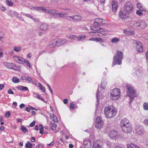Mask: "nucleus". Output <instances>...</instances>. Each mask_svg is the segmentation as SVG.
I'll return each mask as SVG.
<instances>
[{"label":"nucleus","instance_id":"42","mask_svg":"<svg viewBox=\"0 0 148 148\" xmlns=\"http://www.w3.org/2000/svg\"><path fill=\"white\" fill-rule=\"evenodd\" d=\"M21 129L22 132L25 133H26V132H27L28 130L27 129V128L25 127L24 126L22 125L21 127Z\"/></svg>","mask_w":148,"mask_h":148},{"label":"nucleus","instance_id":"14","mask_svg":"<svg viewBox=\"0 0 148 148\" xmlns=\"http://www.w3.org/2000/svg\"><path fill=\"white\" fill-rule=\"evenodd\" d=\"M135 130L136 133L138 134L141 135L143 132V127L140 125H138L136 126Z\"/></svg>","mask_w":148,"mask_h":148},{"label":"nucleus","instance_id":"59","mask_svg":"<svg viewBox=\"0 0 148 148\" xmlns=\"http://www.w3.org/2000/svg\"><path fill=\"white\" fill-rule=\"evenodd\" d=\"M23 89L22 91H29L28 88L26 87L23 86Z\"/></svg>","mask_w":148,"mask_h":148},{"label":"nucleus","instance_id":"5","mask_svg":"<svg viewBox=\"0 0 148 148\" xmlns=\"http://www.w3.org/2000/svg\"><path fill=\"white\" fill-rule=\"evenodd\" d=\"M147 26L146 23L143 21L139 20L133 25V27L139 28L140 29H145Z\"/></svg>","mask_w":148,"mask_h":148},{"label":"nucleus","instance_id":"11","mask_svg":"<svg viewBox=\"0 0 148 148\" xmlns=\"http://www.w3.org/2000/svg\"><path fill=\"white\" fill-rule=\"evenodd\" d=\"M121 128L122 131L126 133H129L131 132L132 130L131 124H129V125L121 127Z\"/></svg>","mask_w":148,"mask_h":148},{"label":"nucleus","instance_id":"60","mask_svg":"<svg viewBox=\"0 0 148 148\" xmlns=\"http://www.w3.org/2000/svg\"><path fill=\"white\" fill-rule=\"evenodd\" d=\"M129 31L127 30V29H125L123 30V32L125 34L128 35Z\"/></svg>","mask_w":148,"mask_h":148},{"label":"nucleus","instance_id":"30","mask_svg":"<svg viewBox=\"0 0 148 148\" xmlns=\"http://www.w3.org/2000/svg\"><path fill=\"white\" fill-rule=\"evenodd\" d=\"M82 19V17L80 15L73 16V20L74 21H80Z\"/></svg>","mask_w":148,"mask_h":148},{"label":"nucleus","instance_id":"13","mask_svg":"<svg viewBox=\"0 0 148 148\" xmlns=\"http://www.w3.org/2000/svg\"><path fill=\"white\" fill-rule=\"evenodd\" d=\"M103 125V122L100 117H98L96 121L95 127L97 129L101 128Z\"/></svg>","mask_w":148,"mask_h":148},{"label":"nucleus","instance_id":"57","mask_svg":"<svg viewBox=\"0 0 148 148\" xmlns=\"http://www.w3.org/2000/svg\"><path fill=\"white\" fill-rule=\"evenodd\" d=\"M10 113L9 111L7 112L5 114V116L8 117H9L10 116Z\"/></svg>","mask_w":148,"mask_h":148},{"label":"nucleus","instance_id":"58","mask_svg":"<svg viewBox=\"0 0 148 148\" xmlns=\"http://www.w3.org/2000/svg\"><path fill=\"white\" fill-rule=\"evenodd\" d=\"M8 92L9 94H13L14 92L13 91L11 90V89H9L8 91Z\"/></svg>","mask_w":148,"mask_h":148},{"label":"nucleus","instance_id":"61","mask_svg":"<svg viewBox=\"0 0 148 148\" xmlns=\"http://www.w3.org/2000/svg\"><path fill=\"white\" fill-rule=\"evenodd\" d=\"M35 122L34 121L32 122L29 125V126L32 127L34 126L35 124Z\"/></svg>","mask_w":148,"mask_h":148},{"label":"nucleus","instance_id":"4","mask_svg":"<svg viewBox=\"0 0 148 148\" xmlns=\"http://www.w3.org/2000/svg\"><path fill=\"white\" fill-rule=\"evenodd\" d=\"M120 91L118 88H115L112 90L110 93V98L113 100H116L120 97Z\"/></svg>","mask_w":148,"mask_h":148},{"label":"nucleus","instance_id":"64","mask_svg":"<svg viewBox=\"0 0 148 148\" xmlns=\"http://www.w3.org/2000/svg\"><path fill=\"white\" fill-rule=\"evenodd\" d=\"M143 123L144 124L148 125V119H145Z\"/></svg>","mask_w":148,"mask_h":148},{"label":"nucleus","instance_id":"50","mask_svg":"<svg viewBox=\"0 0 148 148\" xmlns=\"http://www.w3.org/2000/svg\"><path fill=\"white\" fill-rule=\"evenodd\" d=\"M77 38V37L76 35H69L68 38L70 39H73Z\"/></svg>","mask_w":148,"mask_h":148},{"label":"nucleus","instance_id":"26","mask_svg":"<svg viewBox=\"0 0 148 148\" xmlns=\"http://www.w3.org/2000/svg\"><path fill=\"white\" fill-rule=\"evenodd\" d=\"M3 64L6 68L10 69H12V65H13V63L7 62H4Z\"/></svg>","mask_w":148,"mask_h":148},{"label":"nucleus","instance_id":"15","mask_svg":"<svg viewBox=\"0 0 148 148\" xmlns=\"http://www.w3.org/2000/svg\"><path fill=\"white\" fill-rule=\"evenodd\" d=\"M105 24V21L104 19L100 18L95 19L94 23V25H97L99 26H101V25H104Z\"/></svg>","mask_w":148,"mask_h":148},{"label":"nucleus","instance_id":"3","mask_svg":"<svg viewBox=\"0 0 148 148\" xmlns=\"http://www.w3.org/2000/svg\"><path fill=\"white\" fill-rule=\"evenodd\" d=\"M123 58V53L121 51H117L116 55L114 57L112 66H114L115 64H121V60Z\"/></svg>","mask_w":148,"mask_h":148},{"label":"nucleus","instance_id":"34","mask_svg":"<svg viewBox=\"0 0 148 148\" xmlns=\"http://www.w3.org/2000/svg\"><path fill=\"white\" fill-rule=\"evenodd\" d=\"M119 41V39L117 38L114 37L112 39L111 42L112 43H116Z\"/></svg>","mask_w":148,"mask_h":148},{"label":"nucleus","instance_id":"56","mask_svg":"<svg viewBox=\"0 0 148 148\" xmlns=\"http://www.w3.org/2000/svg\"><path fill=\"white\" fill-rule=\"evenodd\" d=\"M21 79L23 80H25L26 81V79H27V77H25V76L24 75H22L21 77Z\"/></svg>","mask_w":148,"mask_h":148},{"label":"nucleus","instance_id":"7","mask_svg":"<svg viewBox=\"0 0 148 148\" xmlns=\"http://www.w3.org/2000/svg\"><path fill=\"white\" fill-rule=\"evenodd\" d=\"M134 7L131 2H127L124 5V10L127 13H130L133 12Z\"/></svg>","mask_w":148,"mask_h":148},{"label":"nucleus","instance_id":"32","mask_svg":"<svg viewBox=\"0 0 148 148\" xmlns=\"http://www.w3.org/2000/svg\"><path fill=\"white\" fill-rule=\"evenodd\" d=\"M107 82L105 80H104L103 82H101V86L102 89H103L105 88L107 85Z\"/></svg>","mask_w":148,"mask_h":148},{"label":"nucleus","instance_id":"38","mask_svg":"<svg viewBox=\"0 0 148 148\" xmlns=\"http://www.w3.org/2000/svg\"><path fill=\"white\" fill-rule=\"evenodd\" d=\"M13 49L14 51H16V52H19L21 50V47H14Z\"/></svg>","mask_w":148,"mask_h":148},{"label":"nucleus","instance_id":"37","mask_svg":"<svg viewBox=\"0 0 148 148\" xmlns=\"http://www.w3.org/2000/svg\"><path fill=\"white\" fill-rule=\"evenodd\" d=\"M136 75L138 77H140L141 76L142 74V71L141 70H138L136 71Z\"/></svg>","mask_w":148,"mask_h":148},{"label":"nucleus","instance_id":"41","mask_svg":"<svg viewBox=\"0 0 148 148\" xmlns=\"http://www.w3.org/2000/svg\"><path fill=\"white\" fill-rule=\"evenodd\" d=\"M23 64L24 63H26L27 64V65L30 68H31L32 66L30 63L29 62V61L28 60H26L24 59L23 61Z\"/></svg>","mask_w":148,"mask_h":148},{"label":"nucleus","instance_id":"9","mask_svg":"<svg viewBox=\"0 0 148 148\" xmlns=\"http://www.w3.org/2000/svg\"><path fill=\"white\" fill-rule=\"evenodd\" d=\"M94 31L95 32H90L89 34L90 35L92 36H102L100 34V32H106V30L104 28H99V29L95 30Z\"/></svg>","mask_w":148,"mask_h":148},{"label":"nucleus","instance_id":"31","mask_svg":"<svg viewBox=\"0 0 148 148\" xmlns=\"http://www.w3.org/2000/svg\"><path fill=\"white\" fill-rule=\"evenodd\" d=\"M20 67V66H17L16 64H13V65H12L11 69H13L14 70L19 71L21 70Z\"/></svg>","mask_w":148,"mask_h":148},{"label":"nucleus","instance_id":"8","mask_svg":"<svg viewBox=\"0 0 148 148\" xmlns=\"http://www.w3.org/2000/svg\"><path fill=\"white\" fill-rule=\"evenodd\" d=\"M51 15L54 16L56 17H59L60 18H62L63 17L64 18L65 16L68 15V13L67 12L62 13L56 12V10H53V12H51Z\"/></svg>","mask_w":148,"mask_h":148},{"label":"nucleus","instance_id":"23","mask_svg":"<svg viewBox=\"0 0 148 148\" xmlns=\"http://www.w3.org/2000/svg\"><path fill=\"white\" fill-rule=\"evenodd\" d=\"M88 40L97 42H104V40L100 38H89Z\"/></svg>","mask_w":148,"mask_h":148},{"label":"nucleus","instance_id":"46","mask_svg":"<svg viewBox=\"0 0 148 148\" xmlns=\"http://www.w3.org/2000/svg\"><path fill=\"white\" fill-rule=\"evenodd\" d=\"M39 127L40 128V134H43V127L42 125H40L39 126Z\"/></svg>","mask_w":148,"mask_h":148},{"label":"nucleus","instance_id":"54","mask_svg":"<svg viewBox=\"0 0 148 148\" xmlns=\"http://www.w3.org/2000/svg\"><path fill=\"white\" fill-rule=\"evenodd\" d=\"M0 9L2 11H5L6 10V8L3 6H0Z\"/></svg>","mask_w":148,"mask_h":148},{"label":"nucleus","instance_id":"47","mask_svg":"<svg viewBox=\"0 0 148 148\" xmlns=\"http://www.w3.org/2000/svg\"><path fill=\"white\" fill-rule=\"evenodd\" d=\"M67 20L69 21H71L72 20H73V16H65L64 17Z\"/></svg>","mask_w":148,"mask_h":148},{"label":"nucleus","instance_id":"53","mask_svg":"<svg viewBox=\"0 0 148 148\" xmlns=\"http://www.w3.org/2000/svg\"><path fill=\"white\" fill-rule=\"evenodd\" d=\"M136 14L139 16H141L142 14V12L140 10H137L136 12Z\"/></svg>","mask_w":148,"mask_h":148},{"label":"nucleus","instance_id":"10","mask_svg":"<svg viewBox=\"0 0 148 148\" xmlns=\"http://www.w3.org/2000/svg\"><path fill=\"white\" fill-rule=\"evenodd\" d=\"M67 41L66 39H60L58 40H54L52 44L53 46H61L64 44Z\"/></svg>","mask_w":148,"mask_h":148},{"label":"nucleus","instance_id":"29","mask_svg":"<svg viewBox=\"0 0 148 148\" xmlns=\"http://www.w3.org/2000/svg\"><path fill=\"white\" fill-rule=\"evenodd\" d=\"M57 127L56 124L54 122L52 123L51 122L49 124V128L51 127L52 130H55L56 129Z\"/></svg>","mask_w":148,"mask_h":148},{"label":"nucleus","instance_id":"49","mask_svg":"<svg viewBox=\"0 0 148 148\" xmlns=\"http://www.w3.org/2000/svg\"><path fill=\"white\" fill-rule=\"evenodd\" d=\"M6 3L9 6H12L13 4V3L10 0H6Z\"/></svg>","mask_w":148,"mask_h":148},{"label":"nucleus","instance_id":"63","mask_svg":"<svg viewBox=\"0 0 148 148\" xmlns=\"http://www.w3.org/2000/svg\"><path fill=\"white\" fill-rule=\"evenodd\" d=\"M146 59L147 62H148V51H147L145 53Z\"/></svg>","mask_w":148,"mask_h":148},{"label":"nucleus","instance_id":"36","mask_svg":"<svg viewBox=\"0 0 148 148\" xmlns=\"http://www.w3.org/2000/svg\"><path fill=\"white\" fill-rule=\"evenodd\" d=\"M32 146V144L29 141H27L25 145V147L27 148H31Z\"/></svg>","mask_w":148,"mask_h":148},{"label":"nucleus","instance_id":"62","mask_svg":"<svg viewBox=\"0 0 148 148\" xmlns=\"http://www.w3.org/2000/svg\"><path fill=\"white\" fill-rule=\"evenodd\" d=\"M13 14H14V15L16 17H18V14L17 12H16L15 11H14Z\"/></svg>","mask_w":148,"mask_h":148},{"label":"nucleus","instance_id":"52","mask_svg":"<svg viewBox=\"0 0 148 148\" xmlns=\"http://www.w3.org/2000/svg\"><path fill=\"white\" fill-rule=\"evenodd\" d=\"M99 92L98 91V90L97 91V93H96V98L97 99V101L98 103H99V101L98 97H99Z\"/></svg>","mask_w":148,"mask_h":148},{"label":"nucleus","instance_id":"33","mask_svg":"<svg viewBox=\"0 0 148 148\" xmlns=\"http://www.w3.org/2000/svg\"><path fill=\"white\" fill-rule=\"evenodd\" d=\"M86 37V36L84 35H80L79 36L77 37V40L79 41H83V39Z\"/></svg>","mask_w":148,"mask_h":148},{"label":"nucleus","instance_id":"55","mask_svg":"<svg viewBox=\"0 0 148 148\" xmlns=\"http://www.w3.org/2000/svg\"><path fill=\"white\" fill-rule=\"evenodd\" d=\"M51 119H53V121H55V120L57 119V118L56 116L54 115H53V116H51Z\"/></svg>","mask_w":148,"mask_h":148},{"label":"nucleus","instance_id":"48","mask_svg":"<svg viewBox=\"0 0 148 148\" xmlns=\"http://www.w3.org/2000/svg\"><path fill=\"white\" fill-rule=\"evenodd\" d=\"M30 9L32 10L37 11L40 12V7H32Z\"/></svg>","mask_w":148,"mask_h":148},{"label":"nucleus","instance_id":"17","mask_svg":"<svg viewBox=\"0 0 148 148\" xmlns=\"http://www.w3.org/2000/svg\"><path fill=\"white\" fill-rule=\"evenodd\" d=\"M13 58L15 61L20 64H23V61L24 59L17 56H14Z\"/></svg>","mask_w":148,"mask_h":148},{"label":"nucleus","instance_id":"12","mask_svg":"<svg viewBox=\"0 0 148 148\" xmlns=\"http://www.w3.org/2000/svg\"><path fill=\"white\" fill-rule=\"evenodd\" d=\"M134 43L136 45V49L138 52H141L143 51V48L141 42L139 41L135 40Z\"/></svg>","mask_w":148,"mask_h":148},{"label":"nucleus","instance_id":"28","mask_svg":"<svg viewBox=\"0 0 148 148\" xmlns=\"http://www.w3.org/2000/svg\"><path fill=\"white\" fill-rule=\"evenodd\" d=\"M127 148H140V147L136 145L133 143L128 144L127 145Z\"/></svg>","mask_w":148,"mask_h":148},{"label":"nucleus","instance_id":"19","mask_svg":"<svg viewBox=\"0 0 148 148\" xmlns=\"http://www.w3.org/2000/svg\"><path fill=\"white\" fill-rule=\"evenodd\" d=\"M128 14L127 12H125L124 10V11H120L119 13V15L121 18L124 19H126L128 17Z\"/></svg>","mask_w":148,"mask_h":148},{"label":"nucleus","instance_id":"1","mask_svg":"<svg viewBox=\"0 0 148 148\" xmlns=\"http://www.w3.org/2000/svg\"><path fill=\"white\" fill-rule=\"evenodd\" d=\"M116 109L113 106H107L105 108L104 114L108 118L113 117L116 115Z\"/></svg>","mask_w":148,"mask_h":148},{"label":"nucleus","instance_id":"20","mask_svg":"<svg viewBox=\"0 0 148 148\" xmlns=\"http://www.w3.org/2000/svg\"><path fill=\"white\" fill-rule=\"evenodd\" d=\"M83 145L85 148H90L91 146L90 141L88 140H86L83 142Z\"/></svg>","mask_w":148,"mask_h":148},{"label":"nucleus","instance_id":"24","mask_svg":"<svg viewBox=\"0 0 148 148\" xmlns=\"http://www.w3.org/2000/svg\"><path fill=\"white\" fill-rule=\"evenodd\" d=\"M41 11H42L43 12H44L49 13L51 15V12H53V10H48L42 6L40 7V12H41Z\"/></svg>","mask_w":148,"mask_h":148},{"label":"nucleus","instance_id":"27","mask_svg":"<svg viewBox=\"0 0 148 148\" xmlns=\"http://www.w3.org/2000/svg\"><path fill=\"white\" fill-rule=\"evenodd\" d=\"M33 95L34 97L37 98L39 100H41L44 102L46 103V101H45L44 99L40 97V95L34 92L33 93Z\"/></svg>","mask_w":148,"mask_h":148},{"label":"nucleus","instance_id":"25","mask_svg":"<svg viewBox=\"0 0 148 148\" xmlns=\"http://www.w3.org/2000/svg\"><path fill=\"white\" fill-rule=\"evenodd\" d=\"M137 6L138 9L141 11H145L146 9L143 4L140 3H138L137 4Z\"/></svg>","mask_w":148,"mask_h":148},{"label":"nucleus","instance_id":"18","mask_svg":"<svg viewBox=\"0 0 148 148\" xmlns=\"http://www.w3.org/2000/svg\"><path fill=\"white\" fill-rule=\"evenodd\" d=\"M112 6L113 11L114 12H115L117 10L118 8V3L116 1H112Z\"/></svg>","mask_w":148,"mask_h":148},{"label":"nucleus","instance_id":"44","mask_svg":"<svg viewBox=\"0 0 148 148\" xmlns=\"http://www.w3.org/2000/svg\"><path fill=\"white\" fill-rule=\"evenodd\" d=\"M14 10H10L8 12V14L11 17L14 16Z\"/></svg>","mask_w":148,"mask_h":148},{"label":"nucleus","instance_id":"40","mask_svg":"<svg viewBox=\"0 0 148 148\" xmlns=\"http://www.w3.org/2000/svg\"><path fill=\"white\" fill-rule=\"evenodd\" d=\"M96 25H94L93 26H92L90 27V29L91 30H93L94 31L95 30L99 29L100 27L97 26Z\"/></svg>","mask_w":148,"mask_h":148},{"label":"nucleus","instance_id":"2","mask_svg":"<svg viewBox=\"0 0 148 148\" xmlns=\"http://www.w3.org/2000/svg\"><path fill=\"white\" fill-rule=\"evenodd\" d=\"M126 87L128 90L127 93L130 99L129 102L130 103H131L134 99V97L136 96V92L134 88L130 84H127Z\"/></svg>","mask_w":148,"mask_h":148},{"label":"nucleus","instance_id":"51","mask_svg":"<svg viewBox=\"0 0 148 148\" xmlns=\"http://www.w3.org/2000/svg\"><path fill=\"white\" fill-rule=\"evenodd\" d=\"M70 108L72 109H73L75 108V105L74 103H70Z\"/></svg>","mask_w":148,"mask_h":148},{"label":"nucleus","instance_id":"45","mask_svg":"<svg viewBox=\"0 0 148 148\" xmlns=\"http://www.w3.org/2000/svg\"><path fill=\"white\" fill-rule=\"evenodd\" d=\"M143 108L145 110H148V103H144L143 105Z\"/></svg>","mask_w":148,"mask_h":148},{"label":"nucleus","instance_id":"16","mask_svg":"<svg viewBox=\"0 0 148 148\" xmlns=\"http://www.w3.org/2000/svg\"><path fill=\"white\" fill-rule=\"evenodd\" d=\"M129 124H131L129 120L127 119L124 118L121 121L120 123V126L121 127H122L129 125Z\"/></svg>","mask_w":148,"mask_h":148},{"label":"nucleus","instance_id":"43","mask_svg":"<svg viewBox=\"0 0 148 148\" xmlns=\"http://www.w3.org/2000/svg\"><path fill=\"white\" fill-rule=\"evenodd\" d=\"M19 81V79L16 77H14L12 78V81L14 83H18Z\"/></svg>","mask_w":148,"mask_h":148},{"label":"nucleus","instance_id":"6","mask_svg":"<svg viewBox=\"0 0 148 148\" xmlns=\"http://www.w3.org/2000/svg\"><path fill=\"white\" fill-rule=\"evenodd\" d=\"M110 137L115 140L117 138L122 139L123 136L121 134L118 133L116 130H112L109 133Z\"/></svg>","mask_w":148,"mask_h":148},{"label":"nucleus","instance_id":"39","mask_svg":"<svg viewBox=\"0 0 148 148\" xmlns=\"http://www.w3.org/2000/svg\"><path fill=\"white\" fill-rule=\"evenodd\" d=\"M30 18L32 19L33 21L35 22H36L37 23H39L40 21V20L36 18L33 16H30Z\"/></svg>","mask_w":148,"mask_h":148},{"label":"nucleus","instance_id":"21","mask_svg":"<svg viewBox=\"0 0 148 148\" xmlns=\"http://www.w3.org/2000/svg\"><path fill=\"white\" fill-rule=\"evenodd\" d=\"M100 141H97V143H95L93 144V148H102V143L103 141L101 140L100 141L101 142V143H99Z\"/></svg>","mask_w":148,"mask_h":148},{"label":"nucleus","instance_id":"35","mask_svg":"<svg viewBox=\"0 0 148 148\" xmlns=\"http://www.w3.org/2000/svg\"><path fill=\"white\" fill-rule=\"evenodd\" d=\"M26 81L29 83L34 84V82L32 78L29 76L27 77Z\"/></svg>","mask_w":148,"mask_h":148},{"label":"nucleus","instance_id":"22","mask_svg":"<svg viewBox=\"0 0 148 148\" xmlns=\"http://www.w3.org/2000/svg\"><path fill=\"white\" fill-rule=\"evenodd\" d=\"M40 29L42 30L45 31L48 28V25L45 23H42L40 25Z\"/></svg>","mask_w":148,"mask_h":148}]
</instances>
